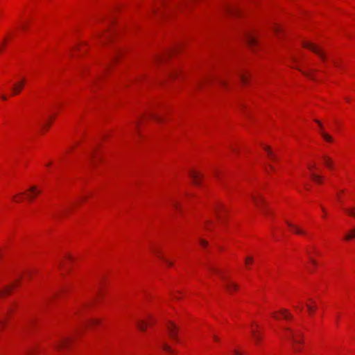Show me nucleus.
Wrapping results in <instances>:
<instances>
[{"label": "nucleus", "instance_id": "f257e3e1", "mask_svg": "<svg viewBox=\"0 0 355 355\" xmlns=\"http://www.w3.org/2000/svg\"><path fill=\"white\" fill-rule=\"evenodd\" d=\"M284 330L285 337L291 342L293 349L295 352L300 351V348L297 345L302 343V333L294 331L290 328H285Z\"/></svg>", "mask_w": 355, "mask_h": 355}, {"label": "nucleus", "instance_id": "f03ea898", "mask_svg": "<svg viewBox=\"0 0 355 355\" xmlns=\"http://www.w3.org/2000/svg\"><path fill=\"white\" fill-rule=\"evenodd\" d=\"M251 198L254 205L264 214L268 215L270 212L269 209L266 205V202L263 198L259 193H254L251 195Z\"/></svg>", "mask_w": 355, "mask_h": 355}, {"label": "nucleus", "instance_id": "7ed1b4c3", "mask_svg": "<svg viewBox=\"0 0 355 355\" xmlns=\"http://www.w3.org/2000/svg\"><path fill=\"white\" fill-rule=\"evenodd\" d=\"M211 270L214 272H216L220 275V277L224 281V287L227 290V292L232 293L234 291H237L239 288V286L234 283L233 282L227 279L225 277H224L222 272L217 268H211Z\"/></svg>", "mask_w": 355, "mask_h": 355}, {"label": "nucleus", "instance_id": "20e7f679", "mask_svg": "<svg viewBox=\"0 0 355 355\" xmlns=\"http://www.w3.org/2000/svg\"><path fill=\"white\" fill-rule=\"evenodd\" d=\"M302 46L305 48L310 49L311 51L317 54L321 58L322 60L325 61L326 55L319 46L314 44L313 43L306 41L302 42Z\"/></svg>", "mask_w": 355, "mask_h": 355}, {"label": "nucleus", "instance_id": "39448f33", "mask_svg": "<svg viewBox=\"0 0 355 355\" xmlns=\"http://www.w3.org/2000/svg\"><path fill=\"white\" fill-rule=\"evenodd\" d=\"M167 329L168 331V334L171 338H173L175 341L179 343V338L178 337V327L173 322H169L167 325Z\"/></svg>", "mask_w": 355, "mask_h": 355}, {"label": "nucleus", "instance_id": "423d86ee", "mask_svg": "<svg viewBox=\"0 0 355 355\" xmlns=\"http://www.w3.org/2000/svg\"><path fill=\"white\" fill-rule=\"evenodd\" d=\"M25 83H26L25 78H22L21 80L15 83L13 85V86L12 87V90L14 95L18 94L21 92V91L22 90V89L25 85Z\"/></svg>", "mask_w": 355, "mask_h": 355}, {"label": "nucleus", "instance_id": "0eeeda50", "mask_svg": "<svg viewBox=\"0 0 355 355\" xmlns=\"http://www.w3.org/2000/svg\"><path fill=\"white\" fill-rule=\"evenodd\" d=\"M107 29L96 33V37L101 40V43H105L111 37V33H106Z\"/></svg>", "mask_w": 355, "mask_h": 355}, {"label": "nucleus", "instance_id": "6e6552de", "mask_svg": "<svg viewBox=\"0 0 355 355\" xmlns=\"http://www.w3.org/2000/svg\"><path fill=\"white\" fill-rule=\"evenodd\" d=\"M189 175L191 178L193 179V183L197 186L200 184V178H201V174L197 171H190Z\"/></svg>", "mask_w": 355, "mask_h": 355}, {"label": "nucleus", "instance_id": "1a4fd4ad", "mask_svg": "<svg viewBox=\"0 0 355 355\" xmlns=\"http://www.w3.org/2000/svg\"><path fill=\"white\" fill-rule=\"evenodd\" d=\"M245 37L246 42L248 44L249 46L252 47L253 46L256 45V44H257L256 38L252 33H246Z\"/></svg>", "mask_w": 355, "mask_h": 355}, {"label": "nucleus", "instance_id": "9d476101", "mask_svg": "<svg viewBox=\"0 0 355 355\" xmlns=\"http://www.w3.org/2000/svg\"><path fill=\"white\" fill-rule=\"evenodd\" d=\"M28 191L31 193L30 194L27 195V198L28 200L31 201L33 200L34 197L37 194H40L41 193V191L40 189H37V188L35 186L31 187Z\"/></svg>", "mask_w": 355, "mask_h": 355}, {"label": "nucleus", "instance_id": "9b49d317", "mask_svg": "<svg viewBox=\"0 0 355 355\" xmlns=\"http://www.w3.org/2000/svg\"><path fill=\"white\" fill-rule=\"evenodd\" d=\"M286 224L291 229L293 230V232L297 234H305V232L302 230H301L299 227L293 225V223L286 221Z\"/></svg>", "mask_w": 355, "mask_h": 355}, {"label": "nucleus", "instance_id": "f8f14e48", "mask_svg": "<svg viewBox=\"0 0 355 355\" xmlns=\"http://www.w3.org/2000/svg\"><path fill=\"white\" fill-rule=\"evenodd\" d=\"M315 122L318 124V125L320 126V129L322 130V125L321 123V122L318 120H315ZM321 133V135L322 136V137L328 142H331L333 141V138L328 134L324 132L323 131L321 130L320 132Z\"/></svg>", "mask_w": 355, "mask_h": 355}, {"label": "nucleus", "instance_id": "ddd939ff", "mask_svg": "<svg viewBox=\"0 0 355 355\" xmlns=\"http://www.w3.org/2000/svg\"><path fill=\"white\" fill-rule=\"evenodd\" d=\"M354 239H355V227L349 230L344 236L345 241H350Z\"/></svg>", "mask_w": 355, "mask_h": 355}, {"label": "nucleus", "instance_id": "4468645a", "mask_svg": "<svg viewBox=\"0 0 355 355\" xmlns=\"http://www.w3.org/2000/svg\"><path fill=\"white\" fill-rule=\"evenodd\" d=\"M220 209H224L223 205H217L214 207V212L216 215V216L218 218V219H221V216L220 214Z\"/></svg>", "mask_w": 355, "mask_h": 355}, {"label": "nucleus", "instance_id": "2eb2a0df", "mask_svg": "<svg viewBox=\"0 0 355 355\" xmlns=\"http://www.w3.org/2000/svg\"><path fill=\"white\" fill-rule=\"evenodd\" d=\"M323 161H324V164L327 166V167H328L330 169L333 168L334 163H333L332 159L330 157H329L327 156H324Z\"/></svg>", "mask_w": 355, "mask_h": 355}, {"label": "nucleus", "instance_id": "dca6fc26", "mask_svg": "<svg viewBox=\"0 0 355 355\" xmlns=\"http://www.w3.org/2000/svg\"><path fill=\"white\" fill-rule=\"evenodd\" d=\"M153 252H154V253H155V254L158 257H159L160 259H162V260H164V261L168 264V266H173V263H172L171 261H168V260H167V259H164V258L162 256L161 252H160V251H159V250H157V249H154V250H153Z\"/></svg>", "mask_w": 355, "mask_h": 355}, {"label": "nucleus", "instance_id": "f3484780", "mask_svg": "<svg viewBox=\"0 0 355 355\" xmlns=\"http://www.w3.org/2000/svg\"><path fill=\"white\" fill-rule=\"evenodd\" d=\"M252 336L256 344H258L261 339V336L254 330H252Z\"/></svg>", "mask_w": 355, "mask_h": 355}, {"label": "nucleus", "instance_id": "a211bd4d", "mask_svg": "<svg viewBox=\"0 0 355 355\" xmlns=\"http://www.w3.org/2000/svg\"><path fill=\"white\" fill-rule=\"evenodd\" d=\"M284 318L288 320L292 318V315L288 313L286 309H282L279 311Z\"/></svg>", "mask_w": 355, "mask_h": 355}, {"label": "nucleus", "instance_id": "6ab92c4d", "mask_svg": "<svg viewBox=\"0 0 355 355\" xmlns=\"http://www.w3.org/2000/svg\"><path fill=\"white\" fill-rule=\"evenodd\" d=\"M137 325L140 330L144 331L146 329L148 324L146 322H144V320H139L137 322Z\"/></svg>", "mask_w": 355, "mask_h": 355}, {"label": "nucleus", "instance_id": "aec40b11", "mask_svg": "<svg viewBox=\"0 0 355 355\" xmlns=\"http://www.w3.org/2000/svg\"><path fill=\"white\" fill-rule=\"evenodd\" d=\"M263 148L266 150V151L268 153V156L270 157V158L271 159H272V160H276L277 159L276 156L271 151L270 148L268 146H264Z\"/></svg>", "mask_w": 355, "mask_h": 355}, {"label": "nucleus", "instance_id": "412c9836", "mask_svg": "<svg viewBox=\"0 0 355 355\" xmlns=\"http://www.w3.org/2000/svg\"><path fill=\"white\" fill-rule=\"evenodd\" d=\"M171 52H166L165 54L159 55L156 58V62H163L168 56L171 55Z\"/></svg>", "mask_w": 355, "mask_h": 355}, {"label": "nucleus", "instance_id": "4be33fe9", "mask_svg": "<svg viewBox=\"0 0 355 355\" xmlns=\"http://www.w3.org/2000/svg\"><path fill=\"white\" fill-rule=\"evenodd\" d=\"M311 178L317 183H322V178L315 173L311 174Z\"/></svg>", "mask_w": 355, "mask_h": 355}, {"label": "nucleus", "instance_id": "5701e85b", "mask_svg": "<svg viewBox=\"0 0 355 355\" xmlns=\"http://www.w3.org/2000/svg\"><path fill=\"white\" fill-rule=\"evenodd\" d=\"M345 211L349 216L355 218V207H350L348 209H345Z\"/></svg>", "mask_w": 355, "mask_h": 355}, {"label": "nucleus", "instance_id": "b1692460", "mask_svg": "<svg viewBox=\"0 0 355 355\" xmlns=\"http://www.w3.org/2000/svg\"><path fill=\"white\" fill-rule=\"evenodd\" d=\"M12 288V286H7L3 291H0V296L8 294Z\"/></svg>", "mask_w": 355, "mask_h": 355}, {"label": "nucleus", "instance_id": "393cba45", "mask_svg": "<svg viewBox=\"0 0 355 355\" xmlns=\"http://www.w3.org/2000/svg\"><path fill=\"white\" fill-rule=\"evenodd\" d=\"M162 348L167 352L173 353V350L166 343H162Z\"/></svg>", "mask_w": 355, "mask_h": 355}, {"label": "nucleus", "instance_id": "a878e982", "mask_svg": "<svg viewBox=\"0 0 355 355\" xmlns=\"http://www.w3.org/2000/svg\"><path fill=\"white\" fill-rule=\"evenodd\" d=\"M68 342H69L68 339H64L60 342V343L56 346V347L62 348V347H64Z\"/></svg>", "mask_w": 355, "mask_h": 355}, {"label": "nucleus", "instance_id": "bb28decb", "mask_svg": "<svg viewBox=\"0 0 355 355\" xmlns=\"http://www.w3.org/2000/svg\"><path fill=\"white\" fill-rule=\"evenodd\" d=\"M239 78H240L241 81L243 84H245L247 83V77H246V76L244 73H239Z\"/></svg>", "mask_w": 355, "mask_h": 355}, {"label": "nucleus", "instance_id": "cd10ccee", "mask_svg": "<svg viewBox=\"0 0 355 355\" xmlns=\"http://www.w3.org/2000/svg\"><path fill=\"white\" fill-rule=\"evenodd\" d=\"M225 9L227 12H230V13L237 12V10L236 8H232L230 6H226Z\"/></svg>", "mask_w": 355, "mask_h": 355}, {"label": "nucleus", "instance_id": "c85d7f7f", "mask_svg": "<svg viewBox=\"0 0 355 355\" xmlns=\"http://www.w3.org/2000/svg\"><path fill=\"white\" fill-rule=\"evenodd\" d=\"M254 261V259L252 257H248L245 259V263L247 266H249L250 263H252Z\"/></svg>", "mask_w": 355, "mask_h": 355}, {"label": "nucleus", "instance_id": "c756f323", "mask_svg": "<svg viewBox=\"0 0 355 355\" xmlns=\"http://www.w3.org/2000/svg\"><path fill=\"white\" fill-rule=\"evenodd\" d=\"M273 31L278 35L279 32L282 31V28L279 25H275L272 28Z\"/></svg>", "mask_w": 355, "mask_h": 355}, {"label": "nucleus", "instance_id": "7c9ffc66", "mask_svg": "<svg viewBox=\"0 0 355 355\" xmlns=\"http://www.w3.org/2000/svg\"><path fill=\"white\" fill-rule=\"evenodd\" d=\"M150 117L152 118L153 119L157 121H162L161 118L159 116H157V115H156L155 114H153V113L150 114Z\"/></svg>", "mask_w": 355, "mask_h": 355}, {"label": "nucleus", "instance_id": "2f4dec72", "mask_svg": "<svg viewBox=\"0 0 355 355\" xmlns=\"http://www.w3.org/2000/svg\"><path fill=\"white\" fill-rule=\"evenodd\" d=\"M306 307H307V310L310 314L313 313L315 310V307H314L310 304H307Z\"/></svg>", "mask_w": 355, "mask_h": 355}, {"label": "nucleus", "instance_id": "473e14b6", "mask_svg": "<svg viewBox=\"0 0 355 355\" xmlns=\"http://www.w3.org/2000/svg\"><path fill=\"white\" fill-rule=\"evenodd\" d=\"M218 81L219 84L223 85V86H226V85H227L226 81L225 80H223V79L218 78Z\"/></svg>", "mask_w": 355, "mask_h": 355}, {"label": "nucleus", "instance_id": "72a5a7b5", "mask_svg": "<svg viewBox=\"0 0 355 355\" xmlns=\"http://www.w3.org/2000/svg\"><path fill=\"white\" fill-rule=\"evenodd\" d=\"M211 78H207L205 79L204 80H202L201 83H199L198 87H200L204 83H206L207 81H211Z\"/></svg>", "mask_w": 355, "mask_h": 355}, {"label": "nucleus", "instance_id": "f704fd0d", "mask_svg": "<svg viewBox=\"0 0 355 355\" xmlns=\"http://www.w3.org/2000/svg\"><path fill=\"white\" fill-rule=\"evenodd\" d=\"M99 323V321L98 320H92V321H90L89 322H88L87 325H90V324H98Z\"/></svg>", "mask_w": 355, "mask_h": 355}, {"label": "nucleus", "instance_id": "c9c22d12", "mask_svg": "<svg viewBox=\"0 0 355 355\" xmlns=\"http://www.w3.org/2000/svg\"><path fill=\"white\" fill-rule=\"evenodd\" d=\"M207 244H208V243H207V242L206 241H205V240H203V239H201V240H200V245H201L202 246L205 247V246H207Z\"/></svg>", "mask_w": 355, "mask_h": 355}, {"label": "nucleus", "instance_id": "e433bc0d", "mask_svg": "<svg viewBox=\"0 0 355 355\" xmlns=\"http://www.w3.org/2000/svg\"><path fill=\"white\" fill-rule=\"evenodd\" d=\"M173 207H174L175 209H179V207H180V205H179L178 202H175V201H174V202H173Z\"/></svg>", "mask_w": 355, "mask_h": 355}, {"label": "nucleus", "instance_id": "4c0bfd02", "mask_svg": "<svg viewBox=\"0 0 355 355\" xmlns=\"http://www.w3.org/2000/svg\"><path fill=\"white\" fill-rule=\"evenodd\" d=\"M178 71H173V73H171L170 74V76H171V77H175V76H178Z\"/></svg>", "mask_w": 355, "mask_h": 355}, {"label": "nucleus", "instance_id": "58836bf2", "mask_svg": "<svg viewBox=\"0 0 355 355\" xmlns=\"http://www.w3.org/2000/svg\"><path fill=\"white\" fill-rule=\"evenodd\" d=\"M234 355H242V354L239 351H238V350H234Z\"/></svg>", "mask_w": 355, "mask_h": 355}, {"label": "nucleus", "instance_id": "ea45409f", "mask_svg": "<svg viewBox=\"0 0 355 355\" xmlns=\"http://www.w3.org/2000/svg\"><path fill=\"white\" fill-rule=\"evenodd\" d=\"M292 60H293V62H295V63H297V62H298V60H297V58H295V57H293V58H292Z\"/></svg>", "mask_w": 355, "mask_h": 355}, {"label": "nucleus", "instance_id": "a19ab883", "mask_svg": "<svg viewBox=\"0 0 355 355\" xmlns=\"http://www.w3.org/2000/svg\"><path fill=\"white\" fill-rule=\"evenodd\" d=\"M50 125V123H46V124L43 125L42 126V128H49Z\"/></svg>", "mask_w": 355, "mask_h": 355}, {"label": "nucleus", "instance_id": "79ce46f5", "mask_svg": "<svg viewBox=\"0 0 355 355\" xmlns=\"http://www.w3.org/2000/svg\"><path fill=\"white\" fill-rule=\"evenodd\" d=\"M309 169H310V170H312V169H313V168H315V164H313V165L309 166Z\"/></svg>", "mask_w": 355, "mask_h": 355}, {"label": "nucleus", "instance_id": "37998d69", "mask_svg": "<svg viewBox=\"0 0 355 355\" xmlns=\"http://www.w3.org/2000/svg\"><path fill=\"white\" fill-rule=\"evenodd\" d=\"M310 261H311V262L313 265H316V261H315V260H314V259H311H311H310Z\"/></svg>", "mask_w": 355, "mask_h": 355}, {"label": "nucleus", "instance_id": "c03bdc74", "mask_svg": "<svg viewBox=\"0 0 355 355\" xmlns=\"http://www.w3.org/2000/svg\"><path fill=\"white\" fill-rule=\"evenodd\" d=\"M3 322H4L3 320H0V329H1V327L3 325Z\"/></svg>", "mask_w": 355, "mask_h": 355}, {"label": "nucleus", "instance_id": "a18cd8bd", "mask_svg": "<svg viewBox=\"0 0 355 355\" xmlns=\"http://www.w3.org/2000/svg\"><path fill=\"white\" fill-rule=\"evenodd\" d=\"M211 223V221H209V220L207 222V225H206V228H207V230H209V226H208V224H209V223Z\"/></svg>", "mask_w": 355, "mask_h": 355}, {"label": "nucleus", "instance_id": "49530a36", "mask_svg": "<svg viewBox=\"0 0 355 355\" xmlns=\"http://www.w3.org/2000/svg\"><path fill=\"white\" fill-rule=\"evenodd\" d=\"M1 98H2L3 100H6V99H7V96H6V95H2V96H1Z\"/></svg>", "mask_w": 355, "mask_h": 355}, {"label": "nucleus", "instance_id": "de8ad7c7", "mask_svg": "<svg viewBox=\"0 0 355 355\" xmlns=\"http://www.w3.org/2000/svg\"><path fill=\"white\" fill-rule=\"evenodd\" d=\"M214 339L216 340V341H218V338L217 336H214Z\"/></svg>", "mask_w": 355, "mask_h": 355}, {"label": "nucleus", "instance_id": "09e8293b", "mask_svg": "<svg viewBox=\"0 0 355 355\" xmlns=\"http://www.w3.org/2000/svg\"><path fill=\"white\" fill-rule=\"evenodd\" d=\"M21 28L25 29L26 28V24H21Z\"/></svg>", "mask_w": 355, "mask_h": 355}, {"label": "nucleus", "instance_id": "8fccbe9b", "mask_svg": "<svg viewBox=\"0 0 355 355\" xmlns=\"http://www.w3.org/2000/svg\"><path fill=\"white\" fill-rule=\"evenodd\" d=\"M14 200L16 201V202H19V200H17L16 199V196H14Z\"/></svg>", "mask_w": 355, "mask_h": 355}, {"label": "nucleus", "instance_id": "3c124183", "mask_svg": "<svg viewBox=\"0 0 355 355\" xmlns=\"http://www.w3.org/2000/svg\"><path fill=\"white\" fill-rule=\"evenodd\" d=\"M232 151H234V152H236V150L234 148H233V147L232 148Z\"/></svg>", "mask_w": 355, "mask_h": 355}, {"label": "nucleus", "instance_id": "603ef678", "mask_svg": "<svg viewBox=\"0 0 355 355\" xmlns=\"http://www.w3.org/2000/svg\"><path fill=\"white\" fill-rule=\"evenodd\" d=\"M272 315H273V317H274L275 318H277V315H276V314H275V313H273Z\"/></svg>", "mask_w": 355, "mask_h": 355}, {"label": "nucleus", "instance_id": "864d4df0", "mask_svg": "<svg viewBox=\"0 0 355 355\" xmlns=\"http://www.w3.org/2000/svg\"><path fill=\"white\" fill-rule=\"evenodd\" d=\"M270 168L272 169V170H274V167L272 166H270Z\"/></svg>", "mask_w": 355, "mask_h": 355}, {"label": "nucleus", "instance_id": "5fc2aeb1", "mask_svg": "<svg viewBox=\"0 0 355 355\" xmlns=\"http://www.w3.org/2000/svg\"><path fill=\"white\" fill-rule=\"evenodd\" d=\"M67 257L69 259H71V257L69 255H68Z\"/></svg>", "mask_w": 355, "mask_h": 355}, {"label": "nucleus", "instance_id": "6e6d98bb", "mask_svg": "<svg viewBox=\"0 0 355 355\" xmlns=\"http://www.w3.org/2000/svg\"><path fill=\"white\" fill-rule=\"evenodd\" d=\"M305 75H306V76H308V77H311V76H310V75H309V74H308V73H305Z\"/></svg>", "mask_w": 355, "mask_h": 355}, {"label": "nucleus", "instance_id": "4d7b16f0", "mask_svg": "<svg viewBox=\"0 0 355 355\" xmlns=\"http://www.w3.org/2000/svg\"><path fill=\"white\" fill-rule=\"evenodd\" d=\"M322 209L323 211H325V209H324V207H322Z\"/></svg>", "mask_w": 355, "mask_h": 355}]
</instances>
